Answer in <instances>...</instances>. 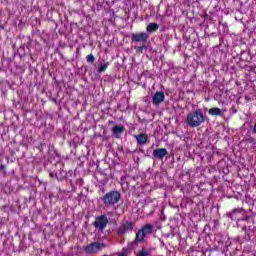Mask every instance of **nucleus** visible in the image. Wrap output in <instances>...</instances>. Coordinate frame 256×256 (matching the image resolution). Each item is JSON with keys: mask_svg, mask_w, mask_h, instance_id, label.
<instances>
[{"mask_svg": "<svg viewBox=\"0 0 256 256\" xmlns=\"http://www.w3.org/2000/svg\"><path fill=\"white\" fill-rule=\"evenodd\" d=\"M207 119V116L203 115L202 109H196L187 114L186 125L192 129H195V127H201V125H203Z\"/></svg>", "mask_w": 256, "mask_h": 256, "instance_id": "f257e3e1", "label": "nucleus"}, {"mask_svg": "<svg viewBox=\"0 0 256 256\" xmlns=\"http://www.w3.org/2000/svg\"><path fill=\"white\" fill-rule=\"evenodd\" d=\"M100 201H102L106 208L115 207V205H118L119 201H121V192L117 190H110L100 198Z\"/></svg>", "mask_w": 256, "mask_h": 256, "instance_id": "f03ea898", "label": "nucleus"}, {"mask_svg": "<svg viewBox=\"0 0 256 256\" xmlns=\"http://www.w3.org/2000/svg\"><path fill=\"white\" fill-rule=\"evenodd\" d=\"M107 244L101 242H92L86 246H84V251L87 255H95V253H99L101 249H105Z\"/></svg>", "mask_w": 256, "mask_h": 256, "instance_id": "7ed1b4c3", "label": "nucleus"}, {"mask_svg": "<svg viewBox=\"0 0 256 256\" xmlns=\"http://www.w3.org/2000/svg\"><path fill=\"white\" fill-rule=\"evenodd\" d=\"M109 224V219L105 215L97 216L93 222V227L98 229V231H105L107 225Z\"/></svg>", "mask_w": 256, "mask_h": 256, "instance_id": "20e7f679", "label": "nucleus"}, {"mask_svg": "<svg viewBox=\"0 0 256 256\" xmlns=\"http://www.w3.org/2000/svg\"><path fill=\"white\" fill-rule=\"evenodd\" d=\"M131 41L132 43H141L142 45H145V43L149 41V34H147V32L133 33L131 35Z\"/></svg>", "mask_w": 256, "mask_h": 256, "instance_id": "39448f33", "label": "nucleus"}, {"mask_svg": "<svg viewBox=\"0 0 256 256\" xmlns=\"http://www.w3.org/2000/svg\"><path fill=\"white\" fill-rule=\"evenodd\" d=\"M134 229H135V223L131 221H126L122 223L117 229V235L121 237L126 233H129V231H133Z\"/></svg>", "mask_w": 256, "mask_h": 256, "instance_id": "423d86ee", "label": "nucleus"}, {"mask_svg": "<svg viewBox=\"0 0 256 256\" xmlns=\"http://www.w3.org/2000/svg\"><path fill=\"white\" fill-rule=\"evenodd\" d=\"M165 101V93L156 92L152 98L153 105H161Z\"/></svg>", "mask_w": 256, "mask_h": 256, "instance_id": "0eeeda50", "label": "nucleus"}, {"mask_svg": "<svg viewBox=\"0 0 256 256\" xmlns=\"http://www.w3.org/2000/svg\"><path fill=\"white\" fill-rule=\"evenodd\" d=\"M167 155H169V152L165 148H157L153 151V157L156 159H163Z\"/></svg>", "mask_w": 256, "mask_h": 256, "instance_id": "6e6552de", "label": "nucleus"}, {"mask_svg": "<svg viewBox=\"0 0 256 256\" xmlns=\"http://www.w3.org/2000/svg\"><path fill=\"white\" fill-rule=\"evenodd\" d=\"M134 137L137 141V145H145L147 141H149V136H147L146 133H140Z\"/></svg>", "mask_w": 256, "mask_h": 256, "instance_id": "1a4fd4ad", "label": "nucleus"}, {"mask_svg": "<svg viewBox=\"0 0 256 256\" xmlns=\"http://www.w3.org/2000/svg\"><path fill=\"white\" fill-rule=\"evenodd\" d=\"M124 131H125V126L115 125L112 128V133L116 137V139H119V137L123 135Z\"/></svg>", "mask_w": 256, "mask_h": 256, "instance_id": "9d476101", "label": "nucleus"}, {"mask_svg": "<svg viewBox=\"0 0 256 256\" xmlns=\"http://www.w3.org/2000/svg\"><path fill=\"white\" fill-rule=\"evenodd\" d=\"M158 30H159V24L155 22L149 23L146 27L147 33H157Z\"/></svg>", "mask_w": 256, "mask_h": 256, "instance_id": "9b49d317", "label": "nucleus"}, {"mask_svg": "<svg viewBox=\"0 0 256 256\" xmlns=\"http://www.w3.org/2000/svg\"><path fill=\"white\" fill-rule=\"evenodd\" d=\"M140 231L142 233H144L146 236L147 235H151V233H153V225L151 224H145L144 226H142V228L140 229Z\"/></svg>", "mask_w": 256, "mask_h": 256, "instance_id": "f8f14e48", "label": "nucleus"}, {"mask_svg": "<svg viewBox=\"0 0 256 256\" xmlns=\"http://www.w3.org/2000/svg\"><path fill=\"white\" fill-rule=\"evenodd\" d=\"M209 115L223 117V112L220 108L213 107L208 110Z\"/></svg>", "mask_w": 256, "mask_h": 256, "instance_id": "ddd939ff", "label": "nucleus"}, {"mask_svg": "<svg viewBox=\"0 0 256 256\" xmlns=\"http://www.w3.org/2000/svg\"><path fill=\"white\" fill-rule=\"evenodd\" d=\"M145 237L146 235L141 230H138V232L136 233L135 241L137 243H142V241L145 240Z\"/></svg>", "mask_w": 256, "mask_h": 256, "instance_id": "4468645a", "label": "nucleus"}, {"mask_svg": "<svg viewBox=\"0 0 256 256\" xmlns=\"http://www.w3.org/2000/svg\"><path fill=\"white\" fill-rule=\"evenodd\" d=\"M107 67H109V62H106L98 67V72L103 73L107 71Z\"/></svg>", "mask_w": 256, "mask_h": 256, "instance_id": "2eb2a0df", "label": "nucleus"}, {"mask_svg": "<svg viewBox=\"0 0 256 256\" xmlns=\"http://www.w3.org/2000/svg\"><path fill=\"white\" fill-rule=\"evenodd\" d=\"M149 255H150L149 251H147L145 248H142V249L138 252V254H137V256H149Z\"/></svg>", "mask_w": 256, "mask_h": 256, "instance_id": "dca6fc26", "label": "nucleus"}, {"mask_svg": "<svg viewBox=\"0 0 256 256\" xmlns=\"http://www.w3.org/2000/svg\"><path fill=\"white\" fill-rule=\"evenodd\" d=\"M87 63H95V56L93 54H89L86 56Z\"/></svg>", "mask_w": 256, "mask_h": 256, "instance_id": "f3484780", "label": "nucleus"}, {"mask_svg": "<svg viewBox=\"0 0 256 256\" xmlns=\"http://www.w3.org/2000/svg\"><path fill=\"white\" fill-rule=\"evenodd\" d=\"M144 49H147V47H145V45L135 47L136 53H143Z\"/></svg>", "mask_w": 256, "mask_h": 256, "instance_id": "a211bd4d", "label": "nucleus"}, {"mask_svg": "<svg viewBox=\"0 0 256 256\" xmlns=\"http://www.w3.org/2000/svg\"><path fill=\"white\" fill-rule=\"evenodd\" d=\"M234 213H241V209H235V210H233L231 213L228 214V217H229L230 219H233Z\"/></svg>", "mask_w": 256, "mask_h": 256, "instance_id": "6ab92c4d", "label": "nucleus"}, {"mask_svg": "<svg viewBox=\"0 0 256 256\" xmlns=\"http://www.w3.org/2000/svg\"><path fill=\"white\" fill-rule=\"evenodd\" d=\"M5 169H7V166H5L4 164L0 165V171H5Z\"/></svg>", "mask_w": 256, "mask_h": 256, "instance_id": "aec40b11", "label": "nucleus"}, {"mask_svg": "<svg viewBox=\"0 0 256 256\" xmlns=\"http://www.w3.org/2000/svg\"><path fill=\"white\" fill-rule=\"evenodd\" d=\"M247 142H248V143H254V142H255V139H253V138H248V139H247Z\"/></svg>", "mask_w": 256, "mask_h": 256, "instance_id": "412c9836", "label": "nucleus"}, {"mask_svg": "<svg viewBox=\"0 0 256 256\" xmlns=\"http://www.w3.org/2000/svg\"><path fill=\"white\" fill-rule=\"evenodd\" d=\"M0 29H3V27H2V26H0Z\"/></svg>", "mask_w": 256, "mask_h": 256, "instance_id": "4be33fe9", "label": "nucleus"}]
</instances>
